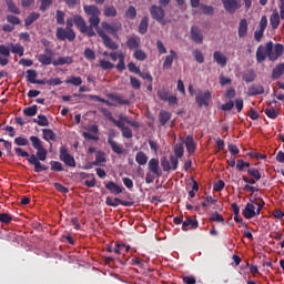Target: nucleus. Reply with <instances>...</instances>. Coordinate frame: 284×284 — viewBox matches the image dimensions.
<instances>
[{"mask_svg":"<svg viewBox=\"0 0 284 284\" xmlns=\"http://www.w3.org/2000/svg\"><path fill=\"white\" fill-rule=\"evenodd\" d=\"M83 10L84 14L89 17L90 26H88L85 19H83L81 14H74L73 21L78 30H80L82 34H87V37L90 38L97 37L98 33V36L101 37L105 48H109V50H119V44L112 41L103 29L99 28V23H101V9H99V7L95 4H84ZM94 28L97 29V32H94Z\"/></svg>","mask_w":284,"mask_h":284,"instance_id":"f257e3e1","label":"nucleus"},{"mask_svg":"<svg viewBox=\"0 0 284 284\" xmlns=\"http://www.w3.org/2000/svg\"><path fill=\"white\" fill-rule=\"evenodd\" d=\"M284 45L268 41L265 47L261 44L256 50V61L257 63H263L267 58L270 61H276L278 57L283 54Z\"/></svg>","mask_w":284,"mask_h":284,"instance_id":"f03ea898","label":"nucleus"},{"mask_svg":"<svg viewBox=\"0 0 284 284\" xmlns=\"http://www.w3.org/2000/svg\"><path fill=\"white\" fill-rule=\"evenodd\" d=\"M265 207V201L263 197L254 196L253 199H250V202L246 203L244 210L242 211V214L246 219H254V216H258L261 214V211Z\"/></svg>","mask_w":284,"mask_h":284,"instance_id":"7ed1b4c3","label":"nucleus"},{"mask_svg":"<svg viewBox=\"0 0 284 284\" xmlns=\"http://www.w3.org/2000/svg\"><path fill=\"white\" fill-rule=\"evenodd\" d=\"M45 159H48V150H45V148H40L37 149V153L31 154L28 158V162L30 163V165H34V172L39 173V172H45V170H48V165L45 164H41L40 161H45Z\"/></svg>","mask_w":284,"mask_h":284,"instance_id":"20e7f679","label":"nucleus"},{"mask_svg":"<svg viewBox=\"0 0 284 284\" xmlns=\"http://www.w3.org/2000/svg\"><path fill=\"white\" fill-rule=\"evenodd\" d=\"M148 170L149 172L146 173L145 176V183H154V179H161L163 176V171L161 170V166L159 165V159L153 158L149 161L148 163Z\"/></svg>","mask_w":284,"mask_h":284,"instance_id":"39448f33","label":"nucleus"},{"mask_svg":"<svg viewBox=\"0 0 284 284\" xmlns=\"http://www.w3.org/2000/svg\"><path fill=\"white\" fill-rule=\"evenodd\" d=\"M210 101H212V92H210V90H206L204 92L200 90L195 94V103H197L199 108H209Z\"/></svg>","mask_w":284,"mask_h":284,"instance_id":"423d86ee","label":"nucleus"},{"mask_svg":"<svg viewBox=\"0 0 284 284\" xmlns=\"http://www.w3.org/2000/svg\"><path fill=\"white\" fill-rule=\"evenodd\" d=\"M55 37L58 41H74L77 39V33L74 32V30L58 27L55 31Z\"/></svg>","mask_w":284,"mask_h":284,"instance_id":"0eeeda50","label":"nucleus"},{"mask_svg":"<svg viewBox=\"0 0 284 284\" xmlns=\"http://www.w3.org/2000/svg\"><path fill=\"white\" fill-rule=\"evenodd\" d=\"M150 14L152 19L158 21V23L165 26V10L163 9V7L156 4L151 6Z\"/></svg>","mask_w":284,"mask_h":284,"instance_id":"6e6552de","label":"nucleus"},{"mask_svg":"<svg viewBox=\"0 0 284 284\" xmlns=\"http://www.w3.org/2000/svg\"><path fill=\"white\" fill-rule=\"evenodd\" d=\"M60 161H63L67 168H77V161L74 160V156L68 153V149L65 146L60 148Z\"/></svg>","mask_w":284,"mask_h":284,"instance_id":"1a4fd4ad","label":"nucleus"},{"mask_svg":"<svg viewBox=\"0 0 284 284\" xmlns=\"http://www.w3.org/2000/svg\"><path fill=\"white\" fill-rule=\"evenodd\" d=\"M225 12L229 14H235L237 10H241L240 0H221Z\"/></svg>","mask_w":284,"mask_h":284,"instance_id":"9d476101","label":"nucleus"},{"mask_svg":"<svg viewBox=\"0 0 284 284\" xmlns=\"http://www.w3.org/2000/svg\"><path fill=\"white\" fill-rule=\"evenodd\" d=\"M191 39L192 41H194V43H197L199 45L203 43L204 37L201 28H199L197 26L191 27Z\"/></svg>","mask_w":284,"mask_h":284,"instance_id":"9b49d317","label":"nucleus"},{"mask_svg":"<svg viewBox=\"0 0 284 284\" xmlns=\"http://www.w3.org/2000/svg\"><path fill=\"white\" fill-rule=\"evenodd\" d=\"M99 126L97 124H92L89 129V132H83L82 136L88 141H97L99 139Z\"/></svg>","mask_w":284,"mask_h":284,"instance_id":"f8f14e48","label":"nucleus"},{"mask_svg":"<svg viewBox=\"0 0 284 284\" xmlns=\"http://www.w3.org/2000/svg\"><path fill=\"white\" fill-rule=\"evenodd\" d=\"M105 204L109 205V207H119V205H123L124 207H129L130 202L123 201L119 197H110L108 196L105 200Z\"/></svg>","mask_w":284,"mask_h":284,"instance_id":"ddd939ff","label":"nucleus"},{"mask_svg":"<svg viewBox=\"0 0 284 284\" xmlns=\"http://www.w3.org/2000/svg\"><path fill=\"white\" fill-rule=\"evenodd\" d=\"M174 59H179V54L174 50H170V54L165 57V60L163 62V69L170 70L172 68V63H174Z\"/></svg>","mask_w":284,"mask_h":284,"instance_id":"4468645a","label":"nucleus"},{"mask_svg":"<svg viewBox=\"0 0 284 284\" xmlns=\"http://www.w3.org/2000/svg\"><path fill=\"white\" fill-rule=\"evenodd\" d=\"M8 57H10V49L4 44H0V65H8Z\"/></svg>","mask_w":284,"mask_h":284,"instance_id":"2eb2a0df","label":"nucleus"},{"mask_svg":"<svg viewBox=\"0 0 284 284\" xmlns=\"http://www.w3.org/2000/svg\"><path fill=\"white\" fill-rule=\"evenodd\" d=\"M213 61H215L220 68H225V65H227V58L221 51H214Z\"/></svg>","mask_w":284,"mask_h":284,"instance_id":"dca6fc26","label":"nucleus"},{"mask_svg":"<svg viewBox=\"0 0 284 284\" xmlns=\"http://www.w3.org/2000/svg\"><path fill=\"white\" fill-rule=\"evenodd\" d=\"M105 189L109 190V192H111V194H122L123 190H125L123 186H120L119 184L114 183L113 181H109L105 184Z\"/></svg>","mask_w":284,"mask_h":284,"instance_id":"f3484780","label":"nucleus"},{"mask_svg":"<svg viewBox=\"0 0 284 284\" xmlns=\"http://www.w3.org/2000/svg\"><path fill=\"white\" fill-rule=\"evenodd\" d=\"M265 88L263 84H254L248 88L247 90V97H258V94H264Z\"/></svg>","mask_w":284,"mask_h":284,"instance_id":"a211bd4d","label":"nucleus"},{"mask_svg":"<svg viewBox=\"0 0 284 284\" xmlns=\"http://www.w3.org/2000/svg\"><path fill=\"white\" fill-rule=\"evenodd\" d=\"M199 227V221L192 220V217H186L184 222H182L183 232H187L189 230H196Z\"/></svg>","mask_w":284,"mask_h":284,"instance_id":"6ab92c4d","label":"nucleus"},{"mask_svg":"<svg viewBox=\"0 0 284 284\" xmlns=\"http://www.w3.org/2000/svg\"><path fill=\"white\" fill-rule=\"evenodd\" d=\"M72 63H74V60L72 59V57H60L53 60L52 65L57 68L59 65H72Z\"/></svg>","mask_w":284,"mask_h":284,"instance_id":"aec40b11","label":"nucleus"},{"mask_svg":"<svg viewBox=\"0 0 284 284\" xmlns=\"http://www.w3.org/2000/svg\"><path fill=\"white\" fill-rule=\"evenodd\" d=\"M108 97L109 99H111V101H115V103H119V105H130V100L125 99L121 94L110 93L108 94Z\"/></svg>","mask_w":284,"mask_h":284,"instance_id":"412c9836","label":"nucleus"},{"mask_svg":"<svg viewBox=\"0 0 284 284\" xmlns=\"http://www.w3.org/2000/svg\"><path fill=\"white\" fill-rule=\"evenodd\" d=\"M270 23L273 30H276L278 26H281V14H278L277 10H274L273 13L271 14Z\"/></svg>","mask_w":284,"mask_h":284,"instance_id":"4be33fe9","label":"nucleus"},{"mask_svg":"<svg viewBox=\"0 0 284 284\" xmlns=\"http://www.w3.org/2000/svg\"><path fill=\"white\" fill-rule=\"evenodd\" d=\"M184 143L189 154H194V152H196V143L194 142V138L192 135H187Z\"/></svg>","mask_w":284,"mask_h":284,"instance_id":"5701e85b","label":"nucleus"},{"mask_svg":"<svg viewBox=\"0 0 284 284\" xmlns=\"http://www.w3.org/2000/svg\"><path fill=\"white\" fill-rule=\"evenodd\" d=\"M237 34L240 39H243L247 36V19H241L239 24Z\"/></svg>","mask_w":284,"mask_h":284,"instance_id":"b1692460","label":"nucleus"},{"mask_svg":"<svg viewBox=\"0 0 284 284\" xmlns=\"http://www.w3.org/2000/svg\"><path fill=\"white\" fill-rule=\"evenodd\" d=\"M140 45H141V40L139 38L130 37L126 40V48H129V50H139Z\"/></svg>","mask_w":284,"mask_h":284,"instance_id":"393cba45","label":"nucleus"},{"mask_svg":"<svg viewBox=\"0 0 284 284\" xmlns=\"http://www.w3.org/2000/svg\"><path fill=\"white\" fill-rule=\"evenodd\" d=\"M284 73V63H280L277 64L273 71H272V80L276 81V79H281V77H283Z\"/></svg>","mask_w":284,"mask_h":284,"instance_id":"a878e982","label":"nucleus"},{"mask_svg":"<svg viewBox=\"0 0 284 284\" xmlns=\"http://www.w3.org/2000/svg\"><path fill=\"white\" fill-rule=\"evenodd\" d=\"M108 144L110 145L114 154L121 155L125 153V149L123 148V144L118 143L116 141L109 142Z\"/></svg>","mask_w":284,"mask_h":284,"instance_id":"bb28decb","label":"nucleus"},{"mask_svg":"<svg viewBox=\"0 0 284 284\" xmlns=\"http://www.w3.org/2000/svg\"><path fill=\"white\" fill-rule=\"evenodd\" d=\"M4 1L8 8V12H11V14H21V9L17 7V3H14V0H4Z\"/></svg>","mask_w":284,"mask_h":284,"instance_id":"cd10ccee","label":"nucleus"},{"mask_svg":"<svg viewBox=\"0 0 284 284\" xmlns=\"http://www.w3.org/2000/svg\"><path fill=\"white\" fill-rule=\"evenodd\" d=\"M41 14L37 12H31L26 19H24V27L28 29L34 21L40 19Z\"/></svg>","mask_w":284,"mask_h":284,"instance_id":"c85d7f7f","label":"nucleus"},{"mask_svg":"<svg viewBox=\"0 0 284 284\" xmlns=\"http://www.w3.org/2000/svg\"><path fill=\"white\" fill-rule=\"evenodd\" d=\"M42 134L44 141H48V143H50V141H57V133H54L52 129H42Z\"/></svg>","mask_w":284,"mask_h":284,"instance_id":"c756f323","label":"nucleus"},{"mask_svg":"<svg viewBox=\"0 0 284 284\" xmlns=\"http://www.w3.org/2000/svg\"><path fill=\"white\" fill-rule=\"evenodd\" d=\"M135 161L138 165H146L148 164V154H145L143 151H139L135 154Z\"/></svg>","mask_w":284,"mask_h":284,"instance_id":"7c9ffc66","label":"nucleus"},{"mask_svg":"<svg viewBox=\"0 0 284 284\" xmlns=\"http://www.w3.org/2000/svg\"><path fill=\"white\" fill-rule=\"evenodd\" d=\"M170 119H172V113H170L169 111H160L159 113V121L161 125H165V123H168V121H170Z\"/></svg>","mask_w":284,"mask_h":284,"instance_id":"2f4dec72","label":"nucleus"},{"mask_svg":"<svg viewBox=\"0 0 284 284\" xmlns=\"http://www.w3.org/2000/svg\"><path fill=\"white\" fill-rule=\"evenodd\" d=\"M38 61L42 65H51V63H53L54 60H52L51 55H48L45 53H41V54L38 55Z\"/></svg>","mask_w":284,"mask_h":284,"instance_id":"473e14b6","label":"nucleus"},{"mask_svg":"<svg viewBox=\"0 0 284 284\" xmlns=\"http://www.w3.org/2000/svg\"><path fill=\"white\" fill-rule=\"evenodd\" d=\"M29 141H31L32 148L34 150H41V148H43V142L37 135H31Z\"/></svg>","mask_w":284,"mask_h":284,"instance_id":"72a5a7b5","label":"nucleus"},{"mask_svg":"<svg viewBox=\"0 0 284 284\" xmlns=\"http://www.w3.org/2000/svg\"><path fill=\"white\" fill-rule=\"evenodd\" d=\"M33 123H37V125H40L41 128H47L50 125V121H48V118L43 114L38 115V120L34 119Z\"/></svg>","mask_w":284,"mask_h":284,"instance_id":"f704fd0d","label":"nucleus"},{"mask_svg":"<svg viewBox=\"0 0 284 284\" xmlns=\"http://www.w3.org/2000/svg\"><path fill=\"white\" fill-rule=\"evenodd\" d=\"M109 121H111V123L115 124L116 128H119V130H122L125 128V122H124V120L121 119V115H120V120H116V119H114L112 113H109Z\"/></svg>","mask_w":284,"mask_h":284,"instance_id":"c9c22d12","label":"nucleus"},{"mask_svg":"<svg viewBox=\"0 0 284 284\" xmlns=\"http://www.w3.org/2000/svg\"><path fill=\"white\" fill-rule=\"evenodd\" d=\"M183 154H185V149L183 148V143H178L174 145V156L178 159H182Z\"/></svg>","mask_w":284,"mask_h":284,"instance_id":"e433bc0d","label":"nucleus"},{"mask_svg":"<svg viewBox=\"0 0 284 284\" xmlns=\"http://www.w3.org/2000/svg\"><path fill=\"white\" fill-rule=\"evenodd\" d=\"M209 221L211 223H222V225H225V219H223V215L219 214V212L213 213Z\"/></svg>","mask_w":284,"mask_h":284,"instance_id":"4c0bfd02","label":"nucleus"},{"mask_svg":"<svg viewBox=\"0 0 284 284\" xmlns=\"http://www.w3.org/2000/svg\"><path fill=\"white\" fill-rule=\"evenodd\" d=\"M264 113L266 114V116L268 119H278V112L276 111V109H274V106H268L264 110Z\"/></svg>","mask_w":284,"mask_h":284,"instance_id":"58836bf2","label":"nucleus"},{"mask_svg":"<svg viewBox=\"0 0 284 284\" xmlns=\"http://www.w3.org/2000/svg\"><path fill=\"white\" fill-rule=\"evenodd\" d=\"M105 153L102 151L95 152V161H93V165H101V163H105Z\"/></svg>","mask_w":284,"mask_h":284,"instance_id":"ea45409f","label":"nucleus"},{"mask_svg":"<svg viewBox=\"0 0 284 284\" xmlns=\"http://www.w3.org/2000/svg\"><path fill=\"white\" fill-rule=\"evenodd\" d=\"M38 74L39 73H37V70H33V69L27 70V81L29 83H36Z\"/></svg>","mask_w":284,"mask_h":284,"instance_id":"a19ab883","label":"nucleus"},{"mask_svg":"<svg viewBox=\"0 0 284 284\" xmlns=\"http://www.w3.org/2000/svg\"><path fill=\"white\" fill-rule=\"evenodd\" d=\"M64 83H67L69 85L79 87V85H81V83H83V80L81 79V77L72 75L70 79L65 80Z\"/></svg>","mask_w":284,"mask_h":284,"instance_id":"79ce46f5","label":"nucleus"},{"mask_svg":"<svg viewBox=\"0 0 284 284\" xmlns=\"http://www.w3.org/2000/svg\"><path fill=\"white\" fill-rule=\"evenodd\" d=\"M247 174L254 179L255 183L256 181H261V172L256 168H251L247 170Z\"/></svg>","mask_w":284,"mask_h":284,"instance_id":"37998d69","label":"nucleus"},{"mask_svg":"<svg viewBox=\"0 0 284 284\" xmlns=\"http://www.w3.org/2000/svg\"><path fill=\"white\" fill-rule=\"evenodd\" d=\"M55 19H57L58 26H64L65 24V12H63L61 10H57Z\"/></svg>","mask_w":284,"mask_h":284,"instance_id":"c03bdc74","label":"nucleus"},{"mask_svg":"<svg viewBox=\"0 0 284 284\" xmlns=\"http://www.w3.org/2000/svg\"><path fill=\"white\" fill-rule=\"evenodd\" d=\"M148 17L142 18L140 26H139V32L140 34H145V32H148Z\"/></svg>","mask_w":284,"mask_h":284,"instance_id":"a18cd8bd","label":"nucleus"},{"mask_svg":"<svg viewBox=\"0 0 284 284\" xmlns=\"http://www.w3.org/2000/svg\"><path fill=\"white\" fill-rule=\"evenodd\" d=\"M133 57L136 59V61H145V59H148V54L144 53V51L141 49H136L133 53Z\"/></svg>","mask_w":284,"mask_h":284,"instance_id":"49530a36","label":"nucleus"},{"mask_svg":"<svg viewBox=\"0 0 284 284\" xmlns=\"http://www.w3.org/2000/svg\"><path fill=\"white\" fill-rule=\"evenodd\" d=\"M158 98L160 99V101H168V99L170 98V91L165 88L160 89L158 91Z\"/></svg>","mask_w":284,"mask_h":284,"instance_id":"de8ad7c7","label":"nucleus"},{"mask_svg":"<svg viewBox=\"0 0 284 284\" xmlns=\"http://www.w3.org/2000/svg\"><path fill=\"white\" fill-rule=\"evenodd\" d=\"M193 57L196 63H205V55H203V52L201 50H194Z\"/></svg>","mask_w":284,"mask_h":284,"instance_id":"09e8293b","label":"nucleus"},{"mask_svg":"<svg viewBox=\"0 0 284 284\" xmlns=\"http://www.w3.org/2000/svg\"><path fill=\"white\" fill-rule=\"evenodd\" d=\"M50 165H51L52 172H63V170H64L63 164H61V162H59V161L52 160L50 162Z\"/></svg>","mask_w":284,"mask_h":284,"instance_id":"8fccbe9b","label":"nucleus"},{"mask_svg":"<svg viewBox=\"0 0 284 284\" xmlns=\"http://www.w3.org/2000/svg\"><path fill=\"white\" fill-rule=\"evenodd\" d=\"M115 68L119 72H123V70H125V57L122 53L119 54V63Z\"/></svg>","mask_w":284,"mask_h":284,"instance_id":"3c124183","label":"nucleus"},{"mask_svg":"<svg viewBox=\"0 0 284 284\" xmlns=\"http://www.w3.org/2000/svg\"><path fill=\"white\" fill-rule=\"evenodd\" d=\"M37 104H33L32 106H29L23 110L26 116H37Z\"/></svg>","mask_w":284,"mask_h":284,"instance_id":"603ef678","label":"nucleus"},{"mask_svg":"<svg viewBox=\"0 0 284 284\" xmlns=\"http://www.w3.org/2000/svg\"><path fill=\"white\" fill-rule=\"evenodd\" d=\"M125 17L131 20L136 19V8H134V6H130L125 12Z\"/></svg>","mask_w":284,"mask_h":284,"instance_id":"864d4df0","label":"nucleus"},{"mask_svg":"<svg viewBox=\"0 0 284 284\" xmlns=\"http://www.w3.org/2000/svg\"><path fill=\"white\" fill-rule=\"evenodd\" d=\"M7 21H8L11 26H21V19H19V17L13 16V14H8V16H7Z\"/></svg>","mask_w":284,"mask_h":284,"instance_id":"5fc2aeb1","label":"nucleus"},{"mask_svg":"<svg viewBox=\"0 0 284 284\" xmlns=\"http://www.w3.org/2000/svg\"><path fill=\"white\" fill-rule=\"evenodd\" d=\"M116 8L114 6L104 7V17H116Z\"/></svg>","mask_w":284,"mask_h":284,"instance_id":"6e6d98bb","label":"nucleus"},{"mask_svg":"<svg viewBox=\"0 0 284 284\" xmlns=\"http://www.w3.org/2000/svg\"><path fill=\"white\" fill-rule=\"evenodd\" d=\"M11 52L13 54H18L19 57H23V52H24L23 45H21V44H12Z\"/></svg>","mask_w":284,"mask_h":284,"instance_id":"4d7b16f0","label":"nucleus"},{"mask_svg":"<svg viewBox=\"0 0 284 284\" xmlns=\"http://www.w3.org/2000/svg\"><path fill=\"white\" fill-rule=\"evenodd\" d=\"M14 144L21 146L30 145V141L27 138L18 136L14 139Z\"/></svg>","mask_w":284,"mask_h":284,"instance_id":"13d9d810","label":"nucleus"},{"mask_svg":"<svg viewBox=\"0 0 284 284\" xmlns=\"http://www.w3.org/2000/svg\"><path fill=\"white\" fill-rule=\"evenodd\" d=\"M161 165H162V170L164 172H170V170H172V165L170 164V160H168V158L163 156L161 159Z\"/></svg>","mask_w":284,"mask_h":284,"instance_id":"bf43d9fd","label":"nucleus"},{"mask_svg":"<svg viewBox=\"0 0 284 284\" xmlns=\"http://www.w3.org/2000/svg\"><path fill=\"white\" fill-rule=\"evenodd\" d=\"M103 30H105L106 32H110V34H116V28L112 27L110 23L103 21L101 23Z\"/></svg>","mask_w":284,"mask_h":284,"instance_id":"052dcab7","label":"nucleus"},{"mask_svg":"<svg viewBox=\"0 0 284 284\" xmlns=\"http://www.w3.org/2000/svg\"><path fill=\"white\" fill-rule=\"evenodd\" d=\"M84 58H85L88 61H94V59H97V54L94 53V51H92V49L87 48V49L84 50Z\"/></svg>","mask_w":284,"mask_h":284,"instance_id":"680f3d73","label":"nucleus"},{"mask_svg":"<svg viewBox=\"0 0 284 284\" xmlns=\"http://www.w3.org/2000/svg\"><path fill=\"white\" fill-rule=\"evenodd\" d=\"M0 223L9 225V223H12V215L8 213H0Z\"/></svg>","mask_w":284,"mask_h":284,"instance_id":"e2e57ef3","label":"nucleus"},{"mask_svg":"<svg viewBox=\"0 0 284 284\" xmlns=\"http://www.w3.org/2000/svg\"><path fill=\"white\" fill-rule=\"evenodd\" d=\"M100 68L102 70H112V68H114V64L108 60H100Z\"/></svg>","mask_w":284,"mask_h":284,"instance_id":"0e129e2a","label":"nucleus"},{"mask_svg":"<svg viewBox=\"0 0 284 284\" xmlns=\"http://www.w3.org/2000/svg\"><path fill=\"white\" fill-rule=\"evenodd\" d=\"M203 13L207 14L209 17H212L214 14V7L207 6V4H202L201 6Z\"/></svg>","mask_w":284,"mask_h":284,"instance_id":"69168bd1","label":"nucleus"},{"mask_svg":"<svg viewBox=\"0 0 284 284\" xmlns=\"http://www.w3.org/2000/svg\"><path fill=\"white\" fill-rule=\"evenodd\" d=\"M130 83L133 90H141V81H139V79L134 77H130Z\"/></svg>","mask_w":284,"mask_h":284,"instance_id":"338daca9","label":"nucleus"},{"mask_svg":"<svg viewBox=\"0 0 284 284\" xmlns=\"http://www.w3.org/2000/svg\"><path fill=\"white\" fill-rule=\"evenodd\" d=\"M121 132L124 139H132V129H130L129 126L122 128Z\"/></svg>","mask_w":284,"mask_h":284,"instance_id":"774afa93","label":"nucleus"}]
</instances>
